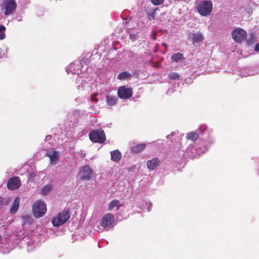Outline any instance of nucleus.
Returning a JSON list of instances; mask_svg holds the SVG:
<instances>
[{
  "label": "nucleus",
  "mask_w": 259,
  "mask_h": 259,
  "mask_svg": "<svg viewBox=\"0 0 259 259\" xmlns=\"http://www.w3.org/2000/svg\"><path fill=\"white\" fill-rule=\"evenodd\" d=\"M70 211L67 210L58 213L52 219V223L55 227H59L65 223L70 218Z\"/></svg>",
  "instance_id": "f257e3e1"
},
{
  "label": "nucleus",
  "mask_w": 259,
  "mask_h": 259,
  "mask_svg": "<svg viewBox=\"0 0 259 259\" xmlns=\"http://www.w3.org/2000/svg\"><path fill=\"white\" fill-rule=\"evenodd\" d=\"M90 140L93 143L102 144L106 141V135L103 130H93L89 134Z\"/></svg>",
  "instance_id": "f03ea898"
},
{
  "label": "nucleus",
  "mask_w": 259,
  "mask_h": 259,
  "mask_svg": "<svg viewBox=\"0 0 259 259\" xmlns=\"http://www.w3.org/2000/svg\"><path fill=\"white\" fill-rule=\"evenodd\" d=\"M32 211L35 218H39L45 214L47 211V206L45 202L38 200L33 205Z\"/></svg>",
  "instance_id": "7ed1b4c3"
},
{
  "label": "nucleus",
  "mask_w": 259,
  "mask_h": 259,
  "mask_svg": "<svg viewBox=\"0 0 259 259\" xmlns=\"http://www.w3.org/2000/svg\"><path fill=\"white\" fill-rule=\"evenodd\" d=\"M4 15L8 16L15 12L17 4L15 0H5L2 6Z\"/></svg>",
  "instance_id": "20e7f679"
},
{
  "label": "nucleus",
  "mask_w": 259,
  "mask_h": 259,
  "mask_svg": "<svg viewBox=\"0 0 259 259\" xmlns=\"http://www.w3.org/2000/svg\"><path fill=\"white\" fill-rule=\"evenodd\" d=\"M212 5L210 1H205L199 4L197 6V11L202 16H207L212 11Z\"/></svg>",
  "instance_id": "39448f33"
},
{
  "label": "nucleus",
  "mask_w": 259,
  "mask_h": 259,
  "mask_svg": "<svg viewBox=\"0 0 259 259\" xmlns=\"http://www.w3.org/2000/svg\"><path fill=\"white\" fill-rule=\"evenodd\" d=\"M233 40L236 43H241L246 37V32L241 28H236L231 34Z\"/></svg>",
  "instance_id": "423d86ee"
},
{
  "label": "nucleus",
  "mask_w": 259,
  "mask_h": 259,
  "mask_svg": "<svg viewBox=\"0 0 259 259\" xmlns=\"http://www.w3.org/2000/svg\"><path fill=\"white\" fill-rule=\"evenodd\" d=\"M117 94L120 99H129L133 94V89L127 85L121 86L118 88Z\"/></svg>",
  "instance_id": "0eeeda50"
},
{
  "label": "nucleus",
  "mask_w": 259,
  "mask_h": 259,
  "mask_svg": "<svg viewBox=\"0 0 259 259\" xmlns=\"http://www.w3.org/2000/svg\"><path fill=\"white\" fill-rule=\"evenodd\" d=\"M21 186V180L19 177H13L9 179L7 182V187L10 190H15Z\"/></svg>",
  "instance_id": "6e6552de"
},
{
  "label": "nucleus",
  "mask_w": 259,
  "mask_h": 259,
  "mask_svg": "<svg viewBox=\"0 0 259 259\" xmlns=\"http://www.w3.org/2000/svg\"><path fill=\"white\" fill-rule=\"evenodd\" d=\"M93 171L88 166H83L80 170L79 175L82 180H90L92 178Z\"/></svg>",
  "instance_id": "1a4fd4ad"
},
{
  "label": "nucleus",
  "mask_w": 259,
  "mask_h": 259,
  "mask_svg": "<svg viewBox=\"0 0 259 259\" xmlns=\"http://www.w3.org/2000/svg\"><path fill=\"white\" fill-rule=\"evenodd\" d=\"M114 221V215L110 213H108L104 215L100 222V225L104 228L107 227L112 225Z\"/></svg>",
  "instance_id": "9d476101"
},
{
  "label": "nucleus",
  "mask_w": 259,
  "mask_h": 259,
  "mask_svg": "<svg viewBox=\"0 0 259 259\" xmlns=\"http://www.w3.org/2000/svg\"><path fill=\"white\" fill-rule=\"evenodd\" d=\"M160 164V160L159 158L155 157L147 162V166L149 170H154L156 167Z\"/></svg>",
  "instance_id": "9b49d317"
},
{
  "label": "nucleus",
  "mask_w": 259,
  "mask_h": 259,
  "mask_svg": "<svg viewBox=\"0 0 259 259\" xmlns=\"http://www.w3.org/2000/svg\"><path fill=\"white\" fill-rule=\"evenodd\" d=\"M47 156L50 158L51 164H54L59 159L58 152L55 150H52L47 153Z\"/></svg>",
  "instance_id": "f8f14e48"
},
{
  "label": "nucleus",
  "mask_w": 259,
  "mask_h": 259,
  "mask_svg": "<svg viewBox=\"0 0 259 259\" xmlns=\"http://www.w3.org/2000/svg\"><path fill=\"white\" fill-rule=\"evenodd\" d=\"M188 37L192 38L194 42H202L203 39V35L200 33H190L189 34Z\"/></svg>",
  "instance_id": "ddd939ff"
},
{
  "label": "nucleus",
  "mask_w": 259,
  "mask_h": 259,
  "mask_svg": "<svg viewBox=\"0 0 259 259\" xmlns=\"http://www.w3.org/2000/svg\"><path fill=\"white\" fill-rule=\"evenodd\" d=\"M146 144L145 143L137 144L131 147V151L134 153H138L143 151L146 148Z\"/></svg>",
  "instance_id": "4468645a"
},
{
  "label": "nucleus",
  "mask_w": 259,
  "mask_h": 259,
  "mask_svg": "<svg viewBox=\"0 0 259 259\" xmlns=\"http://www.w3.org/2000/svg\"><path fill=\"white\" fill-rule=\"evenodd\" d=\"M111 159L114 162H118L121 158V153L118 150L111 151Z\"/></svg>",
  "instance_id": "2eb2a0df"
},
{
  "label": "nucleus",
  "mask_w": 259,
  "mask_h": 259,
  "mask_svg": "<svg viewBox=\"0 0 259 259\" xmlns=\"http://www.w3.org/2000/svg\"><path fill=\"white\" fill-rule=\"evenodd\" d=\"M185 58L184 55L181 53H176L172 55L171 57V60L173 62H178L181 60H185Z\"/></svg>",
  "instance_id": "dca6fc26"
},
{
  "label": "nucleus",
  "mask_w": 259,
  "mask_h": 259,
  "mask_svg": "<svg viewBox=\"0 0 259 259\" xmlns=\"http://www.w3.org/2000/svg\"><path fill=\"white\" fill-rule=\"evenodd\" d=\"M19 198L18 197H16L14 200V201L10 210L11 213L14 214L17 212L19 207Z\"/></svg>",
  "instance_id": "f3484780"
},
{
  "label": "nucleus",
  "mask_w": 259,
  "mask_h": 259,
  "mask_svg": "<svg viewBox=\"0 0 259 259\" xmlns=\"http://www.w3.org/2000/svg\"><path fill=\"white\" fill-rule=\"evenodd\" d=\"M106 102L109 106L114 105L117 102V98L115 96L107 95L106 96Z\"/></svg>",
  "instance_id": "a211bd4d"
},
{
  "label": "nucleus",
  "mask_w": 259,
  "mask_h": 259,
  "mask_svg": "<svg viewBox=\"0 0 259 259\" xmlns=\"http://www.w3.org/2000/svg\"><path fill=\"white\" fill-rule=\"evenodd\" d=\"M199 137L198 134L196 132H190L187 134L186 138L188 140H191L193 142L195 141Z\"/></svg>",
  "instance_id": "6ab92c4d"
},
{
  "label": "nucleus",
  "mask_w": 259,
  "mask_h": 259,
  "mask_svg": "<svg viewBox=\"0 0 259 259\" xmlns=\"http://www.w3.org/2000/svg\"><path fill=\"white\" fill-rule=\"evenodd\" d=\"M131 76V74L129 72L125 71H123L117 75V78L119 80H124Z\"/></svg>",
  "instance_id": "aec40b11"
},
{
  "label": "nucleus",
  "mask_w": 259,
  "mask_h": 259,
  "mask_svg": "<svg viewBox=\"0 0 259 259\" xmlns=\"http://www.w3.org/2000/svg\"><path fill=\"white\" fill-rule=\"evenodd\" d=\"M119 202V201L117 199L113 200L108 204V210H111L114 207L117 206Z\"/></svg>",
  "instance_id": "412c9836"
},
{
  "label": "nucleus",
  "mask_w": 259,
  "mask_h": 259,
  "mask_svg": "<svg viewBox=\"0 0 259 259\" xmlns=\"http://www.w3.org/2000/svg\"><path fill=\"white\" fill-rule=\"evenodd\" d=\"M52 189V186L51 185H48L44 187L41 189V193L42 195H47L49 192H51V191Z\"/></svg>",
  "instance_id": "4be33fe9"
},
{
  "label": "nucleus",
  "mask_w": 259,
  "mask_h": 259,
  "mask_svg": "<svg viewBox=\"0 0 259 259\" xmlns=\"http://www.w3.org/2000/svg\"><path fill=\"white\" fill-rule=\"evenodd\" d=\"M21 219L22 220V223L24 224H30L32 220L30 216L26 214L22 215Z\"/></svg>",
  "instance_id": "5701e85b"
},
{
  "label": "nucleus",
  "mask_w": 259,
  "mask_h": 259,
  "mask_svg": "<svg viewBox=\"0 0 259 259\" xmlns=\"http://www.w3.org/2000/svg\"><path fill=\"white\" fill-rule=\"evenodd\" d=\"M10 198H6L0 196V207L7 205L9 203Z\"/></svg>",
  "instance_id": "b1692460"
},
{
  "label": "nucleus",
  "mask_w": 259,
  "mask_h": 259,
  "mask_svg": "<svg viewBox=\"0 0 259 259\" xmlns=\"http://www.w3.org/2000/svg\"><path fill=\"white\" fill-rule=\"evenodd\" d=\"M168 77L172 80H176L179 79L180 76L177 72H171L168 75Z\"/></svg>",
  "instance_id": "393cba45"
},
{
  "label": "nucleus",
  "mask_w": 259,
  "mask_h": 259,
  "mask_svg": "<svg viewBox=\"0 0 259 259\" xmlns=\"http://www.w3.org/2000/svg\"><path fill=\"white\" fill-rule=\"evenodd\" d=\"M6 27L4 25H0V39H3L5 38L6 35L5 31L6 30Z\"/></svg>",
  "instance_id": "a878e982"
},
{
  "label": "nucleus",
  "mask_w": 259,
  "mask_h": 259,
  "mask_svg": "<svg viewBox=\"0 0 259 259\" xmlns=\"http://www.w3.org/2000/svg\"><path fill=\"white\" fill-rule=\"evenodd\" d=\"M164 0H151V3L154 6H159L161 5Z\"/></svg>",
  "instance_id": "bb28decb"
},
{
  "label": "nucleus",
  "mask_w": 259,
  "mask_h": 259,
  "mask_svg": "<svg viewBox=\"0 0 259 259\" xmlns=\"http://www.w3.org/2000/svg\"><path fill=\"white\" fill-rule=\"evenodd\" d=\"M98 95V93H95L92 95L91 100L92 102H95V103H97L98 102V100L97 98V96Z\"/></svg>",
  "instance_id": "cd10ccee"
},
{
  "label": "nucleus",
  "mask_w": 259,
  "mask_h": 259,
  "mask_svg": "<svg viewBox=\"0 0 259 259\" xmlns=\"http://www.w3.org/2000/svg\"><path fill=\"white\" fill-rule=\"evenodd\" d=\"M73 66L76 67L77 68H80L82 67V65L81 63L77 64H73V65H71V67L72 68Z\"/></svg>",
  "instance_id": "c85d7f7f"
},
{
  "label": "nucleus",
  "mask_w": 259,
  "mask_h": 259,
  "mask_svg": "<svg viewBox=\"0 0 259 259\" xmlns=\"http://www.w3.org/2000/svg\"><path fill=\"white\" fill-rule=\"evenodd\" d=\"M156 32H153V34L151 35V37L152 39L155 40L156 39Z\"/></svg>",
  "instance_id": "c756f323"
},
{
  "label": "nucleus",
  "mask_w": 259,
  "mask_h": 259,
  "mask_svg": "<svg viewBox=\"0 0 259 259\" xmlns=\"http://www.w3.org/2000/svg\"><path fill=\"white\" fill-rule=\"evenodd\" d=\"M254 50L255 52H258V51H259V43L255 45Z\"/></svg>",
  "instance_id": "7c9ffc66"
},
{
  "label": "nucleus",
  "mask_w": 259,
  "mask_h": 259,
  "mask_svg": "<svg viewBox=\"0 0 259 259\" xmlns=\"http://www.w3.org/2000/svg\"><path fill=\"white\" fill-rule=\"evenodd\" d=\"M73 71H74L75 73H76L77 74H79V72L77 71V70L75 71L74 69H73Z\"/></svg>",
  "instance_id": "2f4dec72"
},
{
  "label": "nucleus",
  "mask_w": 259,
  "mask_h": 259,
  "mask_svg": "<svg viewBox=\"0 0 259 259\" xmlns=\"http://www.w3.org/2000/svg\"><path fill=\"white\" fill-rule=\"evenodd\" d=\"M162 45H164V46H167L165 43H163Z\"/></svg>",
  "instance_id": "473e14b6"
}]
</instances>
